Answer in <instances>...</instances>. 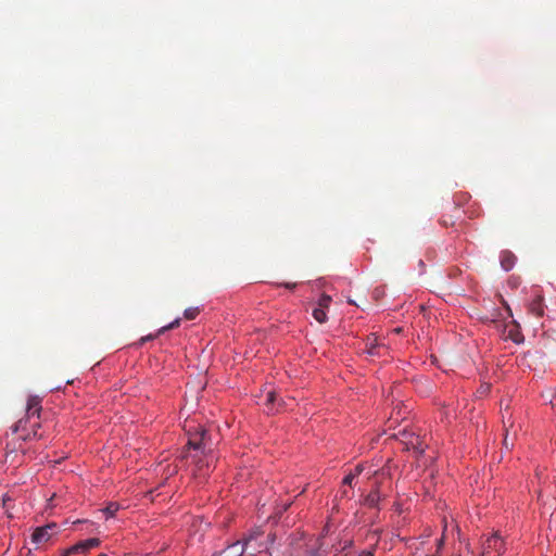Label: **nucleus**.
Returning a JSON list of instances; mask_svg holds the SVG:
<instances>
[{
  "label": "nucleus",
  "mask_w": 556,
  "mask_h": 556,
  "mask_svg": "<svg viewBox=\"0 0 556 556\" xmlns=\"http://www.w3.org/2000/svg\"><path fill=\"white\" fill-rule=\"evenodd\" d=\"M58 533V525L54 522L38 527L31 534V542L36 545L47 543L53 535Z\"/></svg>",
  "instance_id": "nucleus-3"
},
{
  "label": "nucleus",
  "mask_w": 556,
  "mask_h": 556,
  "mask_svg": "<svg viewBox=\"0 0 556 556\" xmlns=\"http://www.w3.org/2000/svg\"><path fill=\"white\" fill-rule=\"evenodd\" d=\"M331 303V296L327 295V294H323L319 300H318V306L317 307H320V308H328L329 305Z\"/></svg>",
  "instance_id": "nucleus-19"
},
{
  "label": "nucleus",
  "mask_w": 556,
  "mask_h": 556,
  "mask_svg": "<svg viewBox=\"0 0 556 556\" xmlns=\"http://www.w3.org/2000/svg\"><path fill=\"white\" fill-rule=\"evenodd\" d=\"M381 500V494L378 488L372 490L369 494H367L364 498V504L368 507H378V504Z\"/></svg>",
  "instance_id": "nucleus-10"
},
{
  "label": "nucleus",
  "mask_w": 556,
  "mask_h": 556,
  "mask_svg": "<svg viewBox=\"0 0 556 556\" xmlns=\"http://www.w3.org/2000/svg\"><path fill=\"white\" fill-rule=\"evenodd\" d=\"M30 417L26 415V418L20 419L11 429L13 433H16L18 431H26L27 430V424L29 421Z\"/></svg>",
  "instance_id": "nucleus-12"
},
{
  "label": "nucleus",
  "mask_w": 556,
  "mask_h": 556,
  "mask_svg": "<svg viewBox=\"0 0 556 556\" xmlns=\"http://www.w3.org/2000/svg\"><path fill=\"white\" fill-rule=\"evenodd\" d=\"M504 445L506 448H509V443L507 437L504 439Z\"/></svg>",
  "instance_id": "nucleus-30"
},
{
  "label": "nucleus",
  "mask_w": 556,
  "mask_h": 556,
  "mask_svg": "<svg viewBox=\"0 0 556 556\" xmlns=\"http://www.w3.org/2000/svg\"><path fill=\"white\" fill-rule=\"evenodd\" d=\"M277 401V395L275 392L269 391L266 395L265 405L268 407L269 412L273 410V406Z\"/></svg>",
  "instance_id": "nucleus-15"
},
{
  "label": "nucleus",
  "mask_w": 556,
  "mask_h": 556,
  "mask_svg": "<svg viewBox=\"0 0 556 556\" xmlns=\"http://www.w3.org/2000/svg\"><path fill=\"white\" fill-rule=\"evenodd\" d=\"M313 317L320 324H324L327 321V313L325 308L315 307L313 309Z\"/></svg>",
  "instance_id": "nucleus-13"
},
{
  "label": "nucleus",
  "mask_w": 556,
  "mask_h": 556,
  "mask_svg": "<svg viewBox=\"0 0 556 556\" xmlns=\"http://www.w3.org/2000/svg\"><path fill=\"white\" fill-rule=\"evenodd\" d=\"M317 544H318V547H317V549H316V551H314V552L312 553V556H319V555H320V554H319V551L323 548V545H324V544H323L321 539H318V540H317Z\"/></svg>",
  "instance_id": "nucleus-24"
},
{
  "label": "nucleus",
  "mask_w": 556,
  "mask_h": 556,
  "mask_svg": "<svg viewBox=\"0 0 556 556\" xmlns=\"http://www.w3.org/2000/svg\"><path fill=\"white\" fill-rule=\"evenodd\" d=\"M501 266L504 270H510L516 262V256L510 251H503L500 256Z\"/></svg>",
  "instance_id": "nucleus-9"
},
{
  "label": "nucleus",
  "mask_w": 556,
  "mask_h": 556,
  "mask_svg": "<svg viewBox=\"0 0 556 556\" xmlns=\"http://www.w3.org/2000/svg\"><path fill=\"white\" fill-rule=\"evenodd\" d=\"M361 556H374V552H371V551H364V552H362Z\"/></svg>",
  "instance_id": "nucleus-28"
},
{
  "label": "nucleus",
  "mask_w": 556,
  "mask_h": 556,
  "mask_svg": "<svg viewBox=\"0 0 556 556\" xmlns=\"http://www.w3.org/2000/svg\"><path fill=\"white\" fill-rule=\"evenodd\" d=\"M544 299L542 295L538 294L534 299L529 303L528 309L531 314L536 317H542L544 315Z\"/></svg>",
  "instance_id": "nucleus-6"
},
{
  "label": "nucleus",
  "mask_w": 556,
  "mask_h": 556,
  "mask_svg": "<svg viewBox=\"0 0 556 556\" xmlns=\"http://www.w3.org/2000/svg\"><path fill=\"white\" fill-rule=\"evenodd\" d=\"M199 313L200 311L198 307H189L185 309L184 316L188 320H193L199 315Z\"/></svg>",
  "instance_id": "nucleus-17"
},
{
  "label": "nucleus",
  "mask_w": 556,
  "mask_h": 556,
  "mask_svg": "<svg viewBox=\"0 0 556 556\" xmlns=\"http://www.w3.org/2000/svg\"><path fill=\"white\" fill-rule=\"evenodd\" d=\"M278 286H283L287 289L293 290L296 287L295 282H286V283H279Z\"/></svg>",
  "instance_id": "nucleus-25"
},
{
  "label": "nucleus",
  "mask_w": 556,
  "mask_h": 556,
  "mask_svg": "<svg viewBox=\"0 0 556 556\" xmlns=\"http://www.w3.org/2000/svg\"><path fill=\"white\" fill-rule=\"evenodd\" d=\"M11 501L9 497L3 500V505L7 506V502Z\"/></svg>",
  "instance_id": "nucleus-31"
},
{
  "label": "nucleus",
  "mask_w": 556,
  "mask_h": 556,
  "mask_svg": "<svg viewBox=\"0 0 556 556\" xmlns=\"http://www.w3.org/2000/svg\"><path fill=\"white\" fill-rule=\"evenodd\" d=\"M262 531L260 529H256L252 531L247 538L243 539V542L241 543L243 546L249 545L254 539L262 535Z\"/></svg>",
  "instance_id": "nucleus-16"
},
{
  "label": "nucleus",
  "mask_w": 556,
  "mask_h": 556,
  "mask_svg": "<svg viewBox=\"0 0 556 556\" xmlns=\"http://www.w3.org/2000/svg\"><path fill=\"white\" fill-rule=\"evenodd\" d=\"M188 439V447L192 448L194 454H187L184 457L191 458L192 463H194L199 470H201L204 466L200 455L206 456L208 453L213 451V443L203 442V434H200V427L195 429L193 433L190 431Z\"/></svg>",
  "instance_id": "nucleus-1"
},
{
  "label": "nucleus",
  "mask_w": 556,
  "mask_h": 556,
  "mask_svg": "<svg viewBox=\"0 0 556 556\" xmlns=\"http://www.w3.org/2000/svg\"><path fill=\"white\" fill-rule=\"evenodd\" d=\"M39 427H40L39 424H35L34 426H31V431L27 432L26 434H24L22 437L23 441L41 438V435L38 434Z\"/></svg>",
  "instance_id": "nucleus-14"
},
{
  "label": "nucleus",
  "mask_w": 556,
  "mask_h": 556,
  "mask_svg": "<svg viewBox=\"0 0 556 556\" xmlns=\"http://www.w3.org/2000/svg\"><path fill=\"white\" fill-rule=\"evenodd\" d=\"M160 334H157V332L155 334H148L146 337H142L140 340H139V345H142L144 342L149 341V340H152L156 337H159Z\"/></svg>",
  "instance_id": "nucleus-23"
},
{
  "label": "nucleus",
  "mask_w": 556,
  "mask_h": 556,
  "mask_svg": "<svg viewBox=\"0 0 556 556\" xmlns=\"http://www.w3.org/2000/svg\"><path fill=\"white\" fill-rule=\"evenodd\" d=\"M99 545H100L99 539H97V538L87 539V540L80 541V542L74 544L73 546H71L70 548H67L64 552L63 556H70L73 554H85L88 551H90L91 548L98 547Z\"/></svg>",
  "instance_id": "nucleus-5"
},
{
  "label": "nucleus",
  "mask_w": 556,
  "mask_h": 556,
  "mask_svg": "<svg viewBox=\"0 0 556 556\" xmlns=\"http://www.w3.org/2000/svg\"><path fill=\"white\" fill-rule=\"evenodd\" d=\"M380 345L378 344L377 338L374 336H370L366 340V352L369 355H379L378 349Z\"/></svg>",
  "instance_id": "nucleus-11"
},
{
  "label": "nucleus",
  "mask_w": 556,
  "mask_h": 556,
  "mask_svg": "<svg viewBox=\"0 0 556 556\" xmlns=\"http://www.w3.org/2000/svg\"><path fill=\"white\" fill-rule=\"evenodd\" d=\"M492 553L497 556L504 553V542L497 533L492 534L483 542L480 556H491Z\"/></svg>",
  "instance_id": "nucleus-4"
},
{
  "label": "nucleus",
  "mask_w": 556,
  "mask_h": 556,
  "mask_svg": "<svg viewBox=\"0 0 556 556\" xmlns=\"http://www.w3.org/2000/svg\"><path fill=\"white\" fill-rule=\"evenodd\" d=\"M355 479V475L353 472H350L345 478L343 479L344 485H352L353 480Z\"/></svg>",
  "instance_id": "nucleus-22"
},
{
  "label": "nucleus",
  "mask_w": 556,
  "mask_h": 556,
  "mask_svg": "<svg viewBox=\"0 0 556 556\" xmlns=\"http://www.w3.org/2000/svg\"><path fill=\"white\" fill-rule=\"evenodd\" d=\"M363 471V465H357L355 467V471L353 472L355 477H357Z\"/></svg>",
  "instance_id": "nucleus-26"
},
{
  "label": "nucleus",
  "mask_w": 556,
  "mask_h": 556,
  "mask_svg": "<svg viewBox=\"0 0 556 556\" xmlns=\"http://www.w3.org/2000/svg\"><path fill=\"white\" fill-rule=\"evenodd\" d=\"M200 434H203V442L212 443L211 434L207 429L200 427Z\"/></svg>",
  "instance_id": "nucleus-21"
},
{
  "label": "nucleus",
  "mask_w": 556,
  "mask_h": 556,
  "mask_svg": "<svg viewBox=\"0 0 556 556\" xmlns=\"http://www.w3.org/2000/svg\"><path fill=\"white\" fill-rule=\"evenodd\" d=\"M341 495H342L343 497H350V496H349V492H348V490H345V489L341 491Z\"/></svg>",
  "instance_id": "nucleus-29"
},
{
  "label": "nucleus",
  "mask_w": 556,
  "mask_h": 556,
  "mask_svg": "<svg viewBox=\"0 0 556 556\" xmlns=\"http://www.w3.org/2000/svg\"><path fill=\"white\" fill-rule=\"evenodd\" d=\"M118 509V506L116 504H110L106 506V508L104 509V513L106 514V516L109 517H113L114 514L117 511Z\"/></svg>",
  "instance_id": "nucleus-20"
},
{
  "label": "nucleus",
  "mask_w": 556,
  "mask_h": 556,
  "mask_svg": "<svg viewBox=\"0 0 556 556\" xmlns=\"http://www.w3.org/2000/svg\"><path fill=\"white\" fill-rule=\"evenodd\" d=\"M396 438L407 451L413 450L419 455L425 452L426 444L424 439L419 434H416L413 430H408L406 428L400 430L396 434Z\"/></svg>",
  "instance_id": "nucleus-2"
},
{
  "label": "nucleus",
  "mask_w": 556,
  "mask_h": 556,
  "mask_svg": "<svg viewBox=\"0 0 556 556\" xmlns=\"http://www.w3.org/2000/svg\"><path fill=\"white\" fill-rule=\"evenodd\" d=\"M41 399L39 396H29L27 401L26 415L28 417H39L41 410Z\"/></svg>",
  "instance_id": "nucleus-7"
},
{
  "label": "nucleus",
  "mask_w": 556,
  "mask_h": 556,
  "mask_svg": "<svg viewBox=\"0 0 556 556\" xmlns=\"http://www.w3.org/2000/svg\"><path fill=\"white\" fill-rule=\"evenodd\" d=\"M180 325V318H176L174 321H172L170 324L160 328L157 330V334H163L164 332H166L167 330H172V329H175L177 328L178 326Z\"/></svg>",
  "instance_id": "nucleus-18"
},
{
  "label": "nucleus",
  "mask_w": 556,
  "mask_h": 556,
  "mask_svg": "<svg viewBox=\"0 0 556 556\" xmlns=\"http://www.w3.org/2000/svg\"><path fill=\"white\" fill-rule=\"evenodd\" d=\"M99 556H108L106 554H100Z\"/></svg>",
  "instance_id": "nucleus-32"
},
{
  "label": "nucleus",
  "mask_w": 556,
  "mask_h": 556,
  "mask_svg": "<svg viewBox=\"0 0 556 556\" xmlns=\"http://www.w3.org/2000/svg\"><path fill=\"white\" fill-rule=\"evenodd\" d=\"M244 553V546L240 541L229 545L227 548L215 553L214 556H242Z\"/></svg>",
  "instance_id": "nucleus-8"
},
{
  "label": "nucleus",
  "mask_w": 556,
  "mask_h": 556,
  "mask_svg": "<svg viewBox=\"0 0 556 556\" xmlns=\"http://www.w3.org/2000/svg\"><path fill=\"white\" fill-rule=\"evenodd\" d=\"M437 545H438V549L442 548V546L444 545V535L441 536V539L438 541Z\"/></svg>",
  "instance_id": "nucleus-27"
}]
</instances>
